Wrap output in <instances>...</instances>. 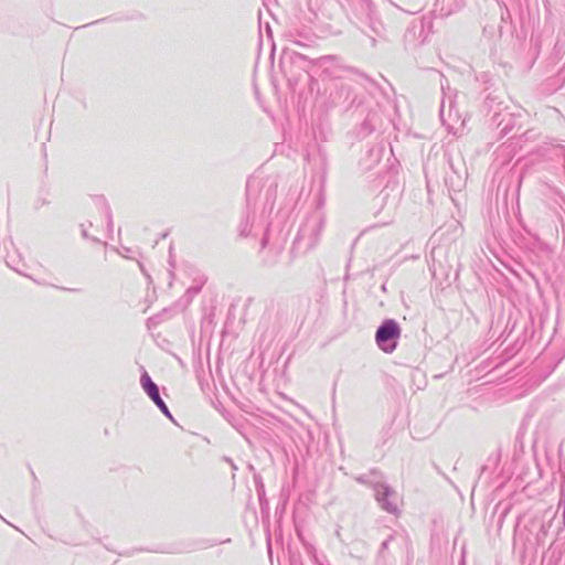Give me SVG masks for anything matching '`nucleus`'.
Masks as SVG:
<instances>
[{
	"label": "nucleus",
	"instance_id": "nucleus-1",
	"mask_svg": "<svg viewBox=\"0 0 565 565\" xmlns=\"http://www.w3.org/2000/svg\"><path fill=\"white\" fill-rule=\"evenodd\" d=\"M401 330L394 320L385 321L376 331V343L386 353L396 349V340L399 338Z\"/></svg>",
	"mask_w": 565,
	"mask_h": 565
},
{
	"label": "nucleus",
	"instance_id": "nucleus-3",
	"mask_svg": "<svg viewBox=\"0 0 565 565\" xmlns=\"http://www.w3.org/2000/svg\"><path fill=\"white\" fill-rule=\"evenodd\" d=\"M150 398L156 403V405H158L160 407L161 411H163L164 413H168V407L164 404V402L161 399L159 392L157 393V397H150Z\"/></svg>",
	"mask_w": 565,
	"mask_h": 565
},
{
	"label": "nucleus",
	"instance_id": "nucleus-2",
	"mask_svg": "<svg viewBox=\"0 0 565 565\" xmlns=\"http://www.w3.org/2000/svg\"><path fill=\"white\" fill-rule=\"evenodd\" d=\"M142 386L149 397H157L158 386L151 381L148 374L141 377Z\"/></svg>",
	"mask_w": 565,
	"mask_h": 565
}]
</instances>
